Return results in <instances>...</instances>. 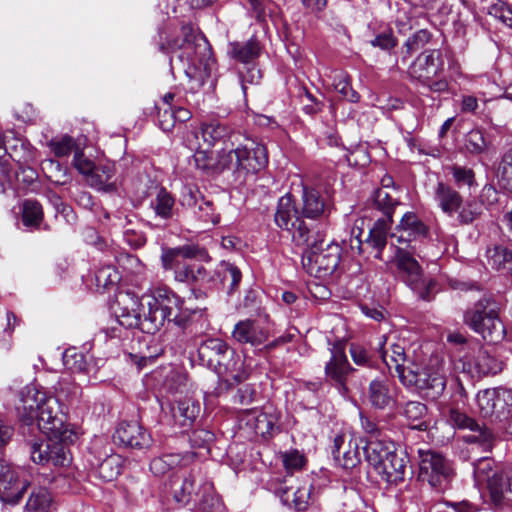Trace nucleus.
<instances>
[{
  "label": "nucleus",
  "instance_id": "44",
  "mask_svg": "<svg viewBox=\"0 0 512 512\" xmlns=\"http://www.w3.org/2000/svg\"><path fill=\"white\" fill-rule=\"evenodd\" d=\"M175 200L172 195L164 188H160L151 201V208L155 215L163 220H169L174 215Z\"/></svg>",
  "mask_w": 512,
  "mask_h": 512
},
{
  "label": "nucleus",
  "instance_id": "55",
  "mask_svg": "<svg viewBox=\"0 0 512 512\" xmlns=\"http://www.w3.org/2000/svg\"><path fill=\"white\" fill-rule=\"evenodd\" d=\"M120 275L114 266L106 265L95 272V284L98 288L108 289L116 285Z\"/></svg>",
  "mask_w": 512,
  "mask_h": 512
},
{
  "label": "nucleus",
  "instance_id": "61",
  "mask_svg": "<svg viewBox=\"0 0 512 512\" xmlns=\"http://www.w3.org/2000/svg\"><path fill=\"white\" fill-rule=\"evenodd\" d=\"M506 481L507 486L505 487V492L498 491L496 488L495 480L492 482L491 487V501L496 506H501L505 504H509L512 502V470L506 472Z\"/></svg>",
  "mask_w": 512,
  "mask_h": 512
},
{
  "label": "nucleus",
  "instance_id": "1",
  "mask_svg": "<svg viewBox=\"0 0 512 512\" xmlns=\"http://www.w3.org/2000/svg\"><path fill=\"white\" fill-rule=\"evenodd\" d=\"M499 303L491 297H483L469 307L463 317L464 323L489 342L504 338L505 327L499 317Z\"/></svg>",
  "mask_w": 512,
  "mask_h": 512
},
{
  "label": "nucleus",
  "instance_id": "22",
  "mask_svg": "<svg viewBox=\"0 0 512 512\" xmlns=\"http://www.w3.org/2000/svg\"><path fill=\"white\" fill-rule=\"evenodd\" d=\"M47 398L46 393L39 390L36 386L30 385L25 387L21 392V405L17 408L20 419L26 425H32L35 422V413Z\"/></svg>",
  "mask_w": 512,
  "mask_h": 512
},
{
  "label": "nucleus",
  "instance_id": "37",
  "mask_svg": "<svg viewBox=\"0 0 512 512\" xmlns=\"http://www.w3.org/2000/svg\"><path fill=\"white\" fill-rule=\"evenodd\" d=\"M392 220L379 218L369 231L366 244L375 250L374 258L382 260V250L387 245V235Z\"/></svg>",
  "mask_w": 512,
  "mask_h": 512
},
{
  "label": "nucleus",
  "instance_id": "45",
  "mask_svg": "<svg viewBox=\"0 0 512 512\" xmlns=\"http://www.w3.org/2000/svg\"><path fill=\"white\" fill-rule=\"evenodd\" d=\"M153 305H157L159 308L166 312V315L171 317L176 310H180L182 301L180 298L170 290H157L154 296L150 299Z\"/></svg>",
  "mask_w": 512,
  "mask_h": 512
},
{
  "label": "nucleus",
  "instance_id": "30",
  "mask_svg": "<svg viewBox=\"0 0 512 512\" xmlns=\"http://www.w3.org/2000/svg\"><path fill=\"white\" fill-rule=\"evenodd\" d=\"M397 233L392 234V237H396L398 242H410L417 238L425 237L428 233V228L416 214L407 212L403 215L397 226Z\"/></svg>",
  "mask_w": 512,
  "mask_h": 512
},
{
  "label": "nucleus",
  "instance_id": "33",
  "mask_svg": "<svg viewBox=\"0 0 512 512\" xmlns=\"http://www.w3.org/2000/svg\"><path fill=\"white\" fill-rule=\"evenodd\" d=\"M345 442L344 435H337L333 441L332 454L334 460L339 463L344 469H353L361 461L359 447L356 443H348V449L343 450L342 447Z\"/></svg>",
  "mask_w": 512,
  "mask_h": 512
},
{
  "label": "nucleus",
  "instance_id": "32",
  "mask_svg": "<svg viewBox=\"0 0 512 512\" xmlns=\"http://www.w3.org/2000/svg\"><path fill=\"white\" fill-rule=\"evenodd\" d=\"M188 205L194 206V213L205 225H216L220 221V214L216 212L213 202L205 200L198 191H189L185 197Z\"/></svg>",
  "mask_w": 512,
  "mask_h": 512
},
{
  "label": "nucleus",
  "instance_id": "40",
  "mask_svg": "<svg viewBox=\"0 0 512 512\" xmlns=\"http://www.w3.org/2000/svg\"><path fill=\"white\" fill-rule=\"evenodd\" d=\"M399 189H377L373 194V203L377 210L384 215L383 218L392 220L395 208L400 204L398 197Z\"/></svg>",
  "mask_w": 512,
  "mask_h": 512
},
{
  "label": "nucleus",
  "instance_id": "14",
  "mask_svg": "<svg viewBox=\"0 0 512 512\" xmlns=\"http://www.w3.org/2000/svg\"><path fill=\"white\" fill-rule=\"evenodd\" d=\"M442 70L441 52L436 49L425 50L409 65L408 75L421 84L437 77Z\"/></svg>",
  "mask_w": 512,
  "mask_h": 512
},
{
  "label": "nucleus",
  "instance_id": "16",
  "mask_svg": "<svg viewBox=\"0 0 512 512\" xmlns=\"http://www.w3.org/2000/svg\"><path fill=\"white\" fill-rule=\"evenodd\" d=\"M298 226L293 230L292 239L306 250L323 246L325 242L326 221L297 220Z\"/></svg>",
  "mask_w": 512,
  "mask_h": 512
},
{
  "label": "nucleus",
  "instance_id": "18",
  "mask_svg": "<svg viewBox=\"0 0 512 512\" xmlns=\"http://www.w3.org/2000/svg\"><path fill=\"white\" fill-rule=\"evenodd\" d=\"M114 442L131 449L149 448L152 442L151 436L137 422H122L118 425L114 435Z\"/></svg>",
  "mask_w": 512,
  "mask_h": 512
},
{
  "label": "nucleus",
  "instance_id": "43",
  "mask_svg": "<svg viewBox=\"0 0 512 512\" xmlns=\"http://www.w3.org/2000/svg\"><path fill=\"white\" fill-rule=\"evenodd\" d=\"M488 264L496 270L512 274V249L504 245H495L486 251Z\"/></svg>",
  "mask_w": 512,
  "mask_h": 512
},
{
  "label": "nucleus",
  "instance_id": "47",
  "mask_svg": "<svg viewBox=\"0 0 512 512\" xmlns=\"http://www.w3.org/2000/svg\"><path fill=\"white\" fill-rule=\"evenodd\" d=\"M219 275L221 276V283L227 290L228 294H232L238 290L242 279V273L236 265L229 262H223L221 264Z\"/></svg>",
  "mask_w": 512,
  "mask_h": 512
},
{
  "label": "nucleus",
  "instance_id": "25",
  "mask_svg": "<svg viewBox=\"0 0 512 512\" xmlns=\"http://www.w3.org/2000/svg\"><path fill=\"white\" fill-rule=\"evenodd\" d=\"M393 442L369 441L364 447L365 460L378 475L390 457L393 455Z\"/></svg>",
  "mask_w": 512,
  "mask_h": 512
},
{
  "label": "nucleus",
  "instance_id": "48",
  "mask_svg": "<svg viewBox=\"0 0 512 512\" xmlns=\"http://www.w3.org/2000/svg\"><path fill=\"white\" fill-rule=\"evenodd\" d=\"M496 174L502 188L512 195V147L501 156Z\"/></svg>",
  "mask_w": 512,
  "mask_h": 512
},
{
  "label": "nucleus",
  "instance_id": "9",
  "mask_svg": "<svg viewBox=\"0 0 512 512\" xmlns=\"http://www.w3.org/2000/svg\"><path fill=\"white\" fill-rule=\"evenodd\" d=\"M419 478L427 481L432 487L441 488L453 475L450 462L440 453L433 450H418Z\"/></svg>",
  "mask_w": 512,
  "mask_h": 512
},
{
  "label": "nucleus",
  "instance_id": "53",
  "mask_svg": "<svg viewBox=\"0 0 512 512\" xmlns=\"http://www.w3.org/2000/svg\"><path fill=\"white\" fill-rule=\"evenodd\" d=\"M465 148L473 155H480L488 149V143L482 130L472 129L465 137Z\"/></svg>",
  "mask_w": 512,
  "mask_h": 512
},
{
  "label": "nucleus",
  "instance_id": "8",
  "mask_svg": "<svg viewBox=\"0 0 512 512\" xmlns=\"http://www.w3.org/2000/svg\"><path fill=\"white\" fill-rule=\"evenodd\" d=\"M74 441H64L53 435H47L44 442L35 441L31 444L30 453L33 462L41 465L51 464L55 467H65L71 463L69 444Z\"/></svg>",
  "mask_w": 512,
  "mask_h": 512
},
{
  "label": "nucleus",
  "instance_id": "29",
  "mask_svg": "<svg viewBox=\"0 0 512 512\" xmlns=\"http://www.w3.org/2000/svg\"><path fill=\"white\" fill-rule=\"evenodd\" d=\"M434 199L441 211L448 216H453L463 204L461 194L444 182L437 183Z\"/></svg>",
  "mask_w": 512,
  "mask_h": 512
},
{
  "label": "nucleus",
  "instance_id": "58",
  "mask_svg": "<svg viewBox=\"0 0 512 512\" xmlns=\"http://www.w3.org/2000/svg\"><path fill=\"white\" fill-rule=\"evenodd\" d=\"M194 162L198 169L204 171L207 174H217L216 167L217 166V156L214 157L211 151L206 150H197L194 153Z\"/></svg>",
  "mask_w": 512,
  "mask_h": 512
},
{
  "label": "nucleus",
  "instance_id": "57",
  "mask_svg": "<svg viewBox=\"0 0 512 512\" xmlns=\"http://www.w3.org/2000/svg\"><path fill=\"white\" fill-rule=\"evenodd\" d=\"M113 175L114 170L110 165L97 166L87 183L97 189H106Z\"/></svg>",
  "mask_w": 512,
  "mask_h": 512
},
{
  "label": "nucleus",
  "instance_id": "59",
  "mask_svg": "<svg viewBox=\"0 0 512 512\" xmlns=\"http://www.w3.org/2000/svg\"><path fill=\"white\" fill-rule=\"evenodd\" d=\"M474 477L477 483H487L492 478L494 471V460L489 457H483L474 464Z\"/></svg>",
  "mask_w": 512,
  "mask_h": 512
},
{
  "label": "nucleus",
  "instance_id": "13",
  "mask_svg": "<svg viewBox=\"0 0 512 512\" xmlns=\"http://www.w3.org/2000/svg\"><path fill=\"white\" fill-rule=\"evenodd\" d=\"M212 370L218 375L225 377V383L228 387H233L234 384L246 381L250 375L244 358L228 344L221 358H219V363H216Z\"/></svg>",
  "mask_w": 512,
  "mask_h": 512
},
{
  "label": "nucleus",
  "instance_id": "27",
  "mask_svg": "<svg viewBox=\"0 0 512 512\" xmlns=\"http://www.w3.org/2000/svg\"><path fill=\"white\" fill-rule=\"evenodd\" d=\"M366 397L376 409H384L395 400V392L387 379H375L369 383Z\"/></svg>",
  "mask_w": 512,
  "mask_h": 512
},
{
  "label": "nucleus",
  "instance_id": "11",
  "mask_svg": "<svg viewBox=\"0 0 512 512\" xmlns=\"http://www.w3.org/2000/svg\"><path fill=\"white\" fill-rule=\"evenodd\" d=\"M448 421L459 429L469 430V433L463 436L465 442L478 444L483 451H491L495 436L489 428L481 426L475 419L455 408L450 409Z\"/></svg>",
  "mask_w": 512,
  "mask_h": 512
},
{
  "label": "nucleus",
  "instance_id": "56",
  "mask_svg": "<svg viewBox=\"0 0 512 512\" xmlns=\"http://www.w3.org/2000/svg\"><path fill=\"white\" fill-rule=\"evenodd\" d=\"M431 39V34L426 29H421L414 33L405 42V55L402 57V61H405L406 57H410L414 52L422 49Z\"/></svg>",
  "mask_w": 512,
  "mask_h": 512
},
{
  "label": "nucleus",
  "instance_id": "26",
  "mask_svg": "<svg viewBox=\"0 0 512 512\" xmlns=\"http://www.w3.org/2000/svg\"><path fill=\"white\" fill-rule=\"evenodd\" d=\"M201 135L208 146H214L217 142L226 138L231 139L232 145H235L240 138V134L233 133L231 128L218 119H212L201 123Z\"/></svg>",
  "mask_w": 512,
  "mask_h": 512
},
{
  "label": "nucleus",
  "instance_id": "15",
  "mask_svg": "<svg viewBox=\"0 0 512 512\" xmlns=\"http://www.w3.org/2000/svg\"><path fill=\"white\" fill-rule=\"evenodd\" d=\"M353 371L354 369L350 366L344 350L334 348L330 360L325 365L326 381L334 385L339 393L345 396L349 392L346 382Z\"/></svg>",
  "mask_w": 512,
  "mask_h": 512
},
{
  "label": "nucleus",
  "instance_id": "5",
  "mask_svg": "<svg viewBox=\"0 0 512 512\" xmlns=\"http://www.w3.org/2000/svg\"><path fill=\"white\" fill-rule=\"evenodd\" d=\"M476 401L480 415L491 422H504L512 418V389H485L478 392Z\"/></svg>",
  "mask_w": 512,
  "mask_h": 512
},
{
  "label": "nucleus",
  "instance_id": "34",
  "mask_svg": "<svg viewBox=\"0 0 512 512\" xmlns=\"http://www.w3.org/2000/svg\"><path fill=\"white\" fill-rule=\"evenodd\" d=\"M172 417L180 427H189L200 413V405L192 398L185 397L171 405Z\"/></svg>",
  "mask_w": 512,
  "mask_h": 512
},
{
  "label": "nucleus",
  "instance_id": "28",
  "mask_svg": "<svg viewBox=\"0 0 512 512\" xmlns=\"http://www.w3.org/2000/svg\"><path fill=\"white\" fill-rule=\"evenodd\" d=\"M408 461L409 460L406 452L395 447L393 449V455L390 457L387 463L382 466V469L378 475L382 481L387 483L396 484L401 482L404 480Z\"/></svg>",
  "mask_w": 512,
  "mask_h": 512
},
{
  "label": "nucleus",
  "instance_id": "46",
  "mask_svg": "<svg viewBox=\"0 0 512 512\" xmlns=\"http://www.w3.org/2000/svg\"><path fill=\"white\" fill-rule=\"evenodd\" d=\"M43 221L41 204L33 199H26L22 204V223L29 228H38Z\"/></svg>",
  "mask_w": 512,
  "mask_h": 512
},
{
  "label": "nucleus",
  "instance_id": "4",
  "mask_svg": "<svg viewBox=\"0 0 512 512\" xmlns=\"http://www.w3.org/2000/svg\"><path fill=\"white\" fill-rule=\"evenodd\" d=\"M399 276L420 299L430 301L436 294L437 282L425 277L418 261L407 251L398 249L395 255Z\"/></svg>",
  "mask_w": 512,
  "mask_h": 512
},
{
  "label": "nucleus",
  "instance_id": "38",
  "mask_svg": "<svg viewBox=\"0 0 512 512\" xmlns=\"http://www.w3.org/2000/svg\"><path fill=\"white\" fill-rule=\"evenodd\" d=\"M403 415L412 429L425 431L429 428L430 417L428 408L424 403L419 401L407 402L404 406Z\"/></svg>",
  "mask_w": 512,
  "mask_h": 512
},
{
  "label": "nucleus",
  "instance_id": "60",
  "mask_svg": "<svg viewBox=\"0 0 512 512\" xmlns=\"http://www.w3.org/2000/svg\"><path fill=\"white\" fill-rule=\"evenodd\" d=\"M49 146L56 157H65L71 152L75 153L76 149H80L75 140L69 135L51 140Z\"/></svg>",
  "mask_w": 512,
  "mask_h": 512
},
{
  "label": "nucleus",
  "instance_id": "63",
  "mask_svg": "<svg viewBox=\"0 0 512 512\" xmlns=\"http://www.w3.org/2000/svg\"><path fill=\"white\" fill-rule=\"evenodd\" d=\"M63 361L66 368L72 372H85L87 370L84 354L74 349H67L64 352Z\"/></svg>",
  "mask_w": 512,
  "mask_h": 512
},
{
  "label": "nucleus",
  "instance_id": "36",
  "mask_svg": "<svg viewBox=\"0 0 512 512\" xmlns=\"http://www.w3.org/2000/svg\"><path fill=\"white\" fill-rule=\"evenodd\" d=\"M227 343L219 338H208L202 341L198 347V359L203 366L210 369L219 363Z\"/></svg>",
  "mask_w": 512,
  "mask_h": 512
},
{
  "label": "nucleus",
  "instance_id": "19",
  "mask_svg": "<svg viewBox=\"0 0 512 512\" xmlns=\"http://www.w3.org/2000/svg\"><path fill=\"white\" fill-rule=\"evenodd\" d=\"M301 216L305 220L326 221L329 206L321 193L314 188H304L302 193Z\"/></svg>",
  "mask_w": 512,
  "mask_h": 512
},
{
  "label": "nucleus",
  "instance_id": "3",
  "mask_svg": "<svg viewBox=\"0 0 512 512\" xmlns=\"http://www.w3.org/2000/svg\"><path fill=\"white\" fill-rule=\"evenodd\" d=\"M194 47L188 44L177 55L176 61L171 60V69L182 71L186 77V87L189 91L195 93L199 91L206 80L211 77L215 66V59L211 56V51L207 46L203 47V56L199 59L192 58L191 54Z\"/></svg>",
  "mask_w": 512,
  "mask_h": 512
},
{
  "label": "nucleus",
  "instance_id": "62",
  "mask_svg": "<svg viewBox=\"0 0 512 512\" xmlns=\"http://www.w3.org/2000/svg\"><path fill=\"white\" fill-rule=\"evenodd\" d=\"M334 89L342 96L343 99L356 103L360 99V95L352 88L349 79L344 75L334 78Z\"/></svg>",
  "mask_w": 512,
  "mask_h": 512
},
{
  "label": "nucleus",
  "instance_id": "54",
  "mask_svg": "<svg viewBox=\"0 0 512 512\" xmlns=\"http://www.w3.org/2000/svg\"><path fill=\"white\" fill-rule=\"evenodd\" d=\"M81 392V387L70 377H62L58 382V397L69 403L76 401L81 396Z\"/></svg>",
  "mask_w": 512,
  "mask_h": 512
},
{
  "label": "nucleus",
  "instance_id": "20",
  "mask_svg": "<svg viewBox=\"0 0 512 512\" xmlns=\"http://www.w3.org/2000/svg\"><path fill=\"white\" fill-rule=\"evenodd\" d=\"M199 259L209 261L210 256L206 249L198 245H183L176 248L164 249L161 255L162 266L165 270H176L180 265L179 259Z\"/></svg>",
  "mask_w": 512,
  "mask_h": 512
},
{
  "label": "nucleus",
  "instance_id": "6",
  "mask_svg": "<svg viewBox=\"0 0 512 512\" xmlns=\"http://www.w3.org/2000/svg\"><path fill=\"white\" fill-rule=\"evenodd\" d=\"M35 414L37 427L46 436L53 435L64 441H75L77 438L74 430L66 424L65 416L54 397H48Z\"/></svg>",
  "mask_w": 512,
  "mask_h": 512
},
{
  "label": "nucleus",
  "instance_id": "23",
  "mask_svg": "<svg viewBox=\"0 0 512 512\" xmlns=\"http://www.w3.org/2000/svg\"><path fill=\"white\" fill-rule=\"evenodd\" d=\"M232 338L241 344L258 346L267 340L268 333L260 327L257 321L245 319L235 324Z\"/></svg>",
  "mask_w": 512,
  "mask_h": 512
},
{
  "label": "nucleus",
  "instance_id": "24",
  "mask_svg": "<svg viewBox=\"0 0 512 512\" xmlns=\"http://www.w3.org/2000/svg\"><path fill=\"white\" fill-rule=\"evenodd\" d=\"M274 220L278 227L291 232L292 235L293 230L298 226L297 220H304L290 194L279 199Z\"/></svg>",
  "mask_w": 512,
  "mask_h": 512
},
{
  "label": "nucleus",
  "instance_id": "10",
  "mask_svg": "<svg viewBox=\"0 0 512 512\" xmlns=\"http://www.w3.org/2000/svg\"><path fill=\"white\" fill-rule=\"evenodd\" d=\"M469 349L473 354H465L459 364L464 373L472 378H481L488 375H495L503 368V363L480 346L478 342L470 344Z\"/></svg>",
  "mask_w": 512,
  "mask_h": 512
},
{
  "label": "nucleus",
  "instance_id": "35",
  "mask_svg": "<svg viewBox=\"0 0 512 512\" xmlns=\"http://www.w3.org/2000/svg\"><path fill=\"white\" fill-rule=\"evenodd\" d=\"M195 479L191 474L174 473L168 481L169 491L174 500L182 505L190 502Z\"/></svg>",
  "mask_w": 512,
  "mask_h": 512
},
{
  "label": "nucleus",
  "instance_id": "49",
  "mask_svg": "<svg viewBox=\"0 0 512 512\" xmlns=\"http://www.w3.org/2000/svg\"><path fill=\"white\" fill-rule=\"evenodd\" d=\"M51 509L52 497L44 488L33 491L26 503V510L28 512H51Z\"/></svg>",
  "mask_w": 512,
  "mask_h": 512
},
{
  "label": "nucleus",
  "instance_id": "41",
  "mask_svg": "<svg viewBox=\"0 0 512 512\" xmlns=\"http://www.w3.org/2000/svg\"><path fill=\"white\" fill-rule=\"evenodd\" d=\"M165 321L170 323V317L163 312L162 308L153 305L149 300L147 303V312H144L141 323V331L147 334H154L160 330Z\"/></svg>",
  "mask_w": 512,
  "mask_h": 512
},
{
  "label": "nucleus",
  "instance_id": "52",
  "mask_svg": "<svg viewBox=\"0 0 512 512\" xmlns=\"http://www.w3.org/2000/svg\"><path fill=\"white\" fill-rule=\"evenodd\" d=\"M448 169L453 177L454 183L459 188L467 186L470 189L477 186L473 169L458 164H453L449 166Z\"/></svg>",
  "mask_w": 512,
  "mask_h": 512
},
{
  "label": "nucleus",
  "instance_id": "39",
  "mask_svg": "<svg viewBox=\"0 0 512 512\" xmlns=\"http://www.w3.org/2000/svg\"><path fill=\"white\" fill-rule=\"evenodd\" d=\"M260 51L259 42L256 39H250L246 42L230 43L228 54L236 61L249 64L259 57Z\"/></svg>",
  "mask_w": 512,
  "mask_h": 512
},
{
  "label": "nucleus",
  "instance_id": "12",
  "mask_svg": "<svg viewBox=\"0 0 512 512\" xmlns=\"http://www.w3.org/2000/svg\"><path fill=\"white\" fill-rule=\"evenodd\" d=\"M237 143V147L233 149L237 171L257 173L266 167L268 156L264 145L250 138H245L244 143Z\"/></svg>",
  "mask_w": 512,
  "mask_h": 512
},
{
  "label": "nucleus",
  "instance_id": "17",
  "mask_svg": "<svg viewBox=\"0 0 512 512\" xmlns=\"http://www.w3.org/2000/svg\"><path fill=\"white\" fill-rule=\"evenodd\" d=\"M12 466L0 458V500L8 504H17L26 490Z\"/></svg>",
  "mask_w": 512,
  "mask_h": 512
},
{
  "label": "nucleus",
  "instance_id": "21",
  "mask_svg": "<svg viewBox=\"0 0 512 512\" xmlns=\"http://www.w3.org/2000/svg\"><path fill=\"white\" fill-rule=\"evenodd\" d=\"M246 414V425L261 437L270 435L279 420L276 410L271 405H266L261 410H247Z\"/></svg>",
  "mask_w": 512,
  "mask_h": 512
},
{
  "label": "nucleus",
  "instance_id": "50",
  "mask_svg": "<svg viewBox=\"0 0 512 512\" xmlns=\"http://www.w3.org/2000/svg\"><path fill=\"white\" fill-rule=\"evenodd\" d=\"M99 475L105 481H112L122 472V458L118 454L107 456L98 467Z\"/></svg>",
  "mask_w": 512,
  "mask_h": 512
},
{
  "label": "nucleus",
  "instance_id": "7",
  "mask_svg": "<svg viewBox=\"0 0 512 512\" xmlns=\"http://www.w3.org/2000/svg\"><path fill=\"white\" fill-rule=\"evenodd\" d=\"M341 248L338 244L327 243L326 247L305 250L302 255V266L306 272L316 278H326L333 274L339 265Z\"/></svg>",
  "mask_w": 512,
  "mask_h": 512
},
{
  "label": "nucleus",
  "instance_id": "42",
  "mask_svg": "<svg viewBox=\"0 0 512 512\" xmlns=\"http://www.w3.org/2000/svg\"><path fill=\"white\" fill-rule=\"evenodd\" d=\"M381 358L390 370L394 367L400 381L401 375H405L409 371L410 367L404 365L406 361L404 347L399 344H392L389 350L383 349Z\"/></svg>",
  "mask_w": 512,
  "mask_h": 512
},
{
  "label": "nucleus",
  "instance_id": "2",
  "mask_svg": "<svg viewBox=\"0 0 512 512\" xmlns=\"http://www.w3.org/2000/svg\"><path fill=\"white\" fill-rule=\"evenodd\" d=\"M401 383L427 400L435 401L443 395L447 379L443 367L437 362L423 367L411 366L405 375H401Z\"/></svg>",
  "mask_w": 512,
  "mask_h": 512
},
{
  "label": "nucleus",
  "instance_id": "51",
  "mask_svg": "<svg viewBox=\"0 0 512 512\" xmlns=\"http://www.w3.org/2000/svg\"><path fill=\"white\" fill-rule=\"evenodd\" d=\"M457 216V221L460 225H469L480 218L483 213L482 203L473 200H468L464 205L462 204Z\"/></svg>",
  "mask_w": 512,
  "mask_h": 512
},
{
  "label": "nucleus",
  "instance_id": "31",
  "mask_svg": "<svg viewBox=\"0 0 512 512\" xmlns=\"http://www.w3.org/2000/svg\"><path fill=\"white\" fill-rule=\"evenodd\" d=\"M138 306V300L128 295L118 300V307L115 309V314L121 326L141 330L142 316L138 311Z\"/></svg>",
  "mask_w": 512,
  "mask_h": 512
},
{
  "label": "nucleus",
  "instance_id": "64",
  "mask_svg": "<svg viewBox=\"0 0 512 512\" xmlns=\"http://www.w3.org/2000/svg\"><path fill=\"white\" fill-rule=\"evenodd\" d=\"M239 387L234 395V402L241 406L251 405L257 396L256 388L253 384L243 383L237 384Z\"/></svg>",
  "mask_w": 512,
  "mask_h": 512
}]
</instances>
